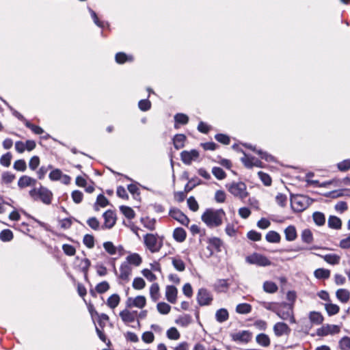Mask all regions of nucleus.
<instances>
[{
  "label": "nucleus",
  "instance_id": "1",
  "mask_svg": "<svg viewBox=\"0 0 350 350\" xmlns=\"http://www.w3.org/2000/svg\"><path fill=\"white\" fill-rule=\"evenodd\" d=\"M225 216L226 213L221 208H207L202 215L201 219L208 227L215 228L222 224Z\"/></svg>",
  "mask_w": 350,
  "mask_h": 350
},
{
  "label": "nucleus",
  "instance_id": "2",
  "mask_svg": "<svg viewBox=\"0 0 350 350\" xmlns=\"http://www.w3.org/2000/svg\"><path fill=\"white\" fill-rule=\"evenodd\" d=\"M30 196L34 200H40L46 204H50L53 197L52 192L47 188L41 187L39 189H33L29 191Z\"/></svg>",
  "mask_w": 350,
  "mask_h": 350
},
{
  "label": "nucleus",
  "instance_id": "3",
  "mask_svg": "<svg viewBox=\"0 0 350 350\" xmlns=\"http://www.w3.org/2000/svg\"><path fill=\"white\" fill-rule=\"evenodd\" d=\"M226 187L232 196L241 200L245 199L248 196L247 186L243 182H233L227 185Z\"/></svg>",
  "mask_w": 350,
  "mask_h": 350
},
{
  "label": "nucleus",
  "instance_id": "4",
  "mask_svg": "<svg viewBox=\"0 0 350 350\" xmlns=\"http://www.w3.org/2000/svg\"><path fill=\"white\" fill-rule=\"evenodd\" d=\"M146 247L152 252H159L163 246V241L157 234H146L144 237Z\"/></svg>",
  "mask_w": 350,
  "mask_h": 350
},
{
  "label": "nucleus",
  "instance_id": "5",
  "mask_svg": "<svg viewBox=\"0 0 350 350\" xmlns=\"http://www.w3.org/2000/svg\"><path fill=\"white\" fill-rule=\"evenodd\" d=\"M309 205V199L304 196H294L291 198V206L295 212H301Z\"/></svg>",
  "mask_w": 350,
  "mask_h": 350
},
{
  "label": "nucleus",
  "instance_id": "6",
  "mask_svg": "<svg viewBox=\"0 0 350 350\" xmlns=\"http://www.w3.org/2000/svg\"><path fill=\"white\" fill-rule=\"evenodd\" d=\"M276 314L282 320L289 321L291 323H296L292 305L284 304L280 309L276 311Z\"/></svg>",
  "mask_w": 350,
  "mask_h": 350
},
{
  "label": "nucleus",
  "instance_id": "7",
  "mask_svg": "<svg viewBox=\"0 0 350 350\" xmlns=\"http://www.w3.org/2000/svg\"><path fill=\"white\" fill-rule=\"evenodd\" d=\"M245 260L249 264L260 267H267L271 265V262L268 258L258 253H254L247 256Z\"/></svg>",
  "mask_w": 350,
  "mask_h": 350
},
{
  "label": "nucleus",
  "instance_id": "8",
  "mask_svg": "<svg viewBox=\"0 0 350 350\" xmlns=\"http://www.w3.org/2000/svg\"><path fill=\"white\" fill-rule=\"evenodd\" d=\"M197 301L200 306L210 305L213 301V295L206 288H200L197 295Z\"/></svg>",
  "mask_w": 350,
  "mask_h": 350
},
{
  "label": "nucleus",
  "instance_id": "9",
  "mask_svg": "<svg viewBox=\"0 0 350 350\" xmlns=\"http://www.w3.org/2000/svg\"><path fill=\"white\" fill-rule=\"evenodd\" d=\"M146 304V299L143 295H138L135 297H129L126 301V308L135 307L139 309L143 308Z\"/></svg>",
  "mask_w": 350,
  "mask_h": 350
},
{
  "label": "nucleus",
  "instance_id": "10",
  "mask_svg": "<svg viewBox=\"0 0 350 350\" xmlns=\"http://www.w3.org/2000/svg\"><path fill=\"white\" fill-rule=\"evenodd\" d=\"M182 161L186 165H190L192 161H195L199 157L198 150L193 149L190 151L184 150L180 153Z\"/></svg>",
  "mask_w": 350,
  "mask_h": 350
},
{
  "label": "nucleus",
  "instance_id": "11",
  "mask_svg": "<svg viewBox=\"0 0 350 350\" xmlns=\"http://www.w3.org/2000/svg\"><path fill=\"white\" fill-rule=\"evenodd\" d=\"M104 217V224L103 226V228H111L116 224V214L113 211L107 210L103 213Z\"/></svg>",
  "mask_w": 350,
  "mask_h": 350
},
{
  "label": "nucleus",
  "instance_id": "12",
  "mask_svg": "<svg viewBox=\"0 0 350 350\" xmlns=\"http://www.w3.org/2000/svg\"><path fill=\"white\" fill-rule=\"evenodd\" d=\"M340 332V327L336 325L327 324L317 329L318 336H327L328 334H334Z\"/></svg>",
  "mask_w": 350,
  "mask_h": 350
},
{
  "label": "nucleus",
  "instance_id": "13",
  "mask_svg": "<svg viewBox=\"0 0 350 350\" xmlns=\"http://www.w3.org/2000/svg\"><path fill=\"white\" fill-rule=\"evenodd\" d=\"M275 335L280 337L283 335H288L291 332V328L287 324L283 322L276 323L273 327Z\"/></svg>",
  "mask_w": 350,
  "mask_h": 350
},
{
  "label": "nucleus",
  "instance_id": "14",
  "mask_svg": "<svg viewBox=\"0 0 350 350\" xmlns=\"http://www.w3.org/2000/svg\"><path fill=\"white\" fill-rule=\"evenodd\" d=\"M170 215L183 225L187 226L189 223V218L183 212L177 208L171 209L170 211Z\"/></svg>",
  "mask_w": 350,
  "mask_h": 350
},
{
  "label": "nucleus",
  "instance_id": "15",
  "mask_svg": "<svg viewBox=\"0 0 350 350\" xmlns=\"http://www.w3.org/2000/svg\"><path fill=\"white\" fill-rule=\"evenodd\" d=\"M234 341L248 342L252 338V333L247 330L240 331L231 335Z\"/></svg>",
  "mask_w": 350,
  "mask_h": 350
},
{
  "label": "nucleus",
  "instance_id": "16",
  "mask_svg": "<svg viewBox=\"0 0 350 350\" xmlns=\"http://www.w3.org/2000/svg\"><path fill=\"white\" fill-rule=\"evenodd\" d=\"M241 160L245 166L248 168H251L254 166L262 167V162L259 159L246 154H244V157H242Z\"/></svg>",
  "mask_w": 350,
  "mask_h": 350
},
{
  "label": "nucleus",
  "instance_id": "17",
  "mask_svg": "<svg viewBox=\"0 0 350 350\" xmlns=\"http://www.w3.org/2000/svg\"><path fill=\"white\" fill-rule=\"evenodd\" d=\"M137 311H130L127 308L122 310L119 315L122 319V321L126 323H131L135 321L137 317Z\"/></svg>",
  "mask_w": 350,
  "mask_h": 350
},
{
  "label": "nucleus",
  "instance_id": "18",
  "mask_svg": "<svg viewBox=\"0 0 350 350\" xmlns=\"http://www.w3.org/2000/svg\"><path fill=\"white\" fill-rule=\"evenodd\" d=\"M177 288L172 285L167 286L165 288V297L167 300L172 303L174 304L176 301L177 299Z\"/></svg>",
  "mask_w": 350,
  "mask_h": 350
},
{
  "label": "nucleus",
  "instance_id": "19",
  "mask_svg": "<svg viewBox=\"0 0 350 350\" xmlns=\"http://www.w3.org/2000/svg\"><path fill=\"white\" fill-rule=\"evenodd\" d=\"M131 273V269L128 263H122L120 267V278L122 280H129V276Z\"/></svg>",
  "mask_w": 350,
  "mask_h": 350
},
{
  "label": "nucleus",
  "instance_id": "20",
  "mask_svg": "<svg viewBox=\"0 0 350 350\" xmlns=\"http://www.w3.org/2000/svg\"><path fill=\"white\" fill-rule=\"evenodd\" d=\"M229 286L228 280L224 279L217 280L214 284L215 290L219 293L226 292Z\"/></svg>",
  "mask_w": 350,
  "mask_h": 350
},
{
  "label": "nucleus",
  "instance_id": "21",
  "mask_svg": "<svg viewBox=\"0 0 350 350\" xmlns=\"http://www.w3.org/2000/svg\"><path fill=\"white\" fill-rule=\"evenodd\" d=\"M36 183V180L28 176H21L18 181V185L21 188H24L29 186H33Z\"/></svg>",
  "mask_w": 350,
  "mask_h": 350
},
{
  "label": "nucleus",
  "instance_id": "22",
  "mask_svg": "<svg viewBox=\"0 0 350 350\" xmlns=\"http://www.w3.org/2000/svg\"><path fill=\"white\" fill-rule=\"evenodd\" d=\"M337 299L342 303H347L350 299V292L345 288H340L336 292Z\"/></svg>",
  "mask_w": 350,
  "mask_h": 350
},
{
  "label": "nucleus",
  "instance_id": "23",
  "mask_svg": "<svg viewBox=\"0 0 350 350\" xmlns=\"http://www.w3.org/2000/svg\"><path fill=\"white\" fill-rule=\"evenodd\" d=\"M284 234L286 241H293L296 239L297 230L294 226L290 225L284 230Z\"/></svg>",
  "mask_w": 350,
  "mask_h": 350
},
{
  "label": "nucleus",
  "instance_id": "24",
  "mask_svg": "<svg viewBox=\"0 0 350 350\" xmlns=\"http://www.w3.org/2000/svg\"><path fill=\"white\" fill-rule=\"evenodd\" d=\"M308 317H309L310 323L312 325H320L323 321V317L319 312H316V311L310 312L309 313Z\"/></svg>",
  "mask_w": 350,
  "mask_h": 350
},
{
  "label": "nucleus",
  "instance_id": "25",
  "mask_svg": "<svg viewBox=\"0 0 350 350\" xmlns=\"http://www.w3.org/2000/svg\"><path fill=\"white\" fill-rule=\"evenodd\" d=\"M256 342L264 347H267L270 345L271 340L268 335L265 334H259L256 337Z\"/></svg>",
  "mask_w": 350,
  "mask_h": 350
},
{
  "label": "nucleus",
  "instance_id": "26",
  "mask_svg": "<svg viewBox=\"0 0 350 350\" xmlns=\"http://www.w3.org/2000/svg\"><path fill=\"white\" fill-rule=\"evenodd\" d=\"M120 301V296L118 294L114 293L107 299L106 304L109 308L113 310L119 305Z\"/></svg>",
  "mask_w": 350,
  "mask_h": 350
},
{
  "label": "nucleus",
  "instance_id": "27",
  "mask_svg": "<svg viewBox=\"0 0 350 350\" xmlns=\"http://www.w3.org/2000/svg\"><path fill=\"white\" fill-rule=\"evenodd\" d=\"M229 318V314L226 309L220 308L216 311L215 319L219 323H223L227 321Z\"/></svg>",
  "mask_w": 350,
  "mask_h": 350
},
{
  "label": "nucleus",
  "instance_id": "28",
  "mask_svg": "<svg viewBox=\"0 0 350 350\" xmlns=\"http://www.w3.org/2000/svg\"><path fill=\"white\" fill-rule=\"evenodd\" d=\"M159 286L157 283H153L150 288V295L153 301H157L160 298Z\"/></svg>",
  "mask_w": 350,
  "mask_h": 350
},
{
  "label": "nucleus",
  "instance_id": "29",
  "mask_svg": "<svg viewBox=\"0 0 350 350\" xmlns=\"http://www.w3.org/2000/svg\"><path fill=\"white\" fill-rule=\"evenodd\" d=\"M328 226L333 229H340L342 221L340 219L336 216H330L327 221Z\"/></svg>",
  "mask_w": 350,
  "mask_h": 350
},
{
  "label": "nucleus",
  "instance_id": "30",
  "mask_svg": "<svg viewBox=\"0 0 350 350\" xmlns=\"http://www.w3.org/2000/svg\"><path fill=\"white\" fill-rule=\"evenodd\" d=\"M186 232L182 228H177L174 230L173 237L174 239L178 242H183L186 239Z\"/></svg>",
  "mask_w": 350,
  "mask_h": 350
},
{
  "label": "nucleus",
  "instance_id": "31",
  "mask_svg": "<svg viewBox=\"0 0 350 350\" xmlns=\"http://www.w3.org/2000/svg\"><path fill=\"white\" fill-rule=\"evenodd\" d=\"M186 137L183 134H177L173 139L174 146L176 149L178 150L184 146Z\"/></svg>",
  "mask_w": 350,
  "mask_h": 350
},
{
  "label": "nucleus",
  "instance_id": "32",
  "mask_svg": "<svg viewBox=\"0 0 350 350\" xmlns=\"http://www.w3.org/2000/svg\"><path fill=\"white\" fill-rule=\"evenodd\" d=\"M174 121H175V124H174V127L176 129H178V124H186L188 121H189V117L185 114V113H176L175 116H174Z\"/></svg>",
  "mask_w": 350,
  "mask_h": 350
},
{
  "label": "nucleus",
  "instance_id": "33",
  "mask_svg": "<svg viewBox=\"0 0 350 350\" xmlns=\"http://www.w3.org/2000/svg\"><path fill=\"white\" fill-rule=\"evenodd\" d=\"M324 306L329 316H333L339 312L340 308L336 304L332 303H326L324 304Z\"/></svg>",
  "mask_w": 350,
  "mask_h": 350
},
{
  "label": "nucleus",
  "instance_id": "34",
  "mask_svg": "<svg viewBox=\"0 0 350 350\" xmlns=\"http://www.w3.org/2000/svg\"><path fill=\"white\" fill-rule=\"evenodd\" d=\"M252 311V306L249 304H239L236 307V312L239 314H246Z\"/></svg>",
  "mask_w": 350,
  "mask_h": 350
},
{
  "label": "nucleus",
  "instance_id": "35",
  "mask_svg": "<svg viewBox=\"0 0 350 350\" xmlns=\"http://www.w3.org/2000/svg\"><path fill=\"white\" fill-rule=\"evenodd\" d=\"M325 262L330 265H338L340 257L335 254H329L322 256Z\"/></svg>",
  "mask_w": 350,
  "mask_h": 350
},
{
  "label": "nucleus",
  "instance_id": "36",
  "mask_svg": "<svg viewBox=\"0 0 350 350\" xmlns=\"http://www.w3.org/2000/svg\"><path fill=\"white\" fill-rule=\"evenodd\" d=\"M314 275L317 279H327L330 276V271L326 269L319 268L314 271Z\"/></svg>",
  "mask_w": 350,
  "mask_h": 350
},
{
  "label": "nucleus",
  "instance_id": "37",
  "mask_svg": "<svg viewBox=\"0 0 350 350\" xmlns=\"http://www.w3.org/2000/svg\"><path fill=\"white\" fill-rule=\"evenodd\" d=\"M116 61L118 64H124L126 62L133 61V57L124 53L120 52L116 55Z\"/></svg>",
  "mask_w": 350,
  "mask_h": 350
},
{
  "label": "nucleus",
  "instance_id": "38",
  "mask_svg": "<svg viewBox=\"0 0 350 350\" xmlns=\"http://www.w3.org/2000/svg\"><path fill=\"white\" fill-rule=\"evenodd\" d=\"M265 239L269 243H279L281 237L277 232L269 231L266 234Z\"/></svg>",
  "mask_w": 350,
  "mask_h": 350
},
{
  "label": "nucleus",
  "instance_id": "39",
  "mask_svg": "<svg viewBox=\"0 0 350 350\" xmlns=\"http://www.w3.org/2000/svg\"><path fill=\"white\" fill-rule=\"evenodd\" d=\"M175 323L182 327H187L191 323V317L188 314H185L184 316L179 317L176 319Z\"/></svg>",
  "mask_w": 350,
  "mask_h": 350
},
{
  "label": "nucleus",
  "instance_id": "40",
  "mask_svg": "<svg viewBox=\"0 0 350 350\" xmlns=\"http://www.w3.org/2000/svg\"><path fill=\"white\" fill-rule=\"evenodd\" d=\"M278 286L275 283L270 281H266L263 284V289L269 293H274L278 291Z\"/></svg>",
  "mask_w": 350,
  "mask_h": 350
},
{
  "label": "nucleus",
  "instance_id": "41",
  "mask_svg": "<svg viewBox=\"0 0 350 350\" xmlns=\"http://www.w3.org/2000/svg\"><path fill=\"white\" fill-rule=\"evenodd\" d=\"M128 265L132 264L135 266H139L142 262V258L137 254H133L127 256L126 258Z\"/></svg>",
  "mask_w": 350,
  "mask_h": 350
},
{
  "label": "nucleus",
  "instance_id": "42",
  "mask_svg": "<svg viewBox=\"0 0 350 350\" xmlns=\"http://www.w3.org/2000/svg\"><path fill=\"white\" fill-rule=\"evenodd\" d=\"M166 335H167V337L170 340H178L180 337V334L179 332L174 327H170L169 329H167V332H166Z\"/></svg>",
  "mask_w": 350,
  "mask_h": 350
},
{
  "label": "nucleus",
  "instance_id": "43",
  "mask_svg": "<svg viewBox=\"0 0 350 350\" xmlns=\"http://www.w3.org/2000/svg\"><path fill=\"white\" fill-rule=\"evenodd\" d=\"M329 196L333 198H339L341 196H350V190L338 189L332 191L329 193Z\"/></svg>",
  "mask_w": 350,
  "mask_h": 350
},
{
  "label": "nucleus",
  "instance_id": "44",
  "mask_svg": "<svg viewBox=\"0 0 350 350\" xmlns=\"http://www.w3.org/2000/svg\"><path fill=\"white\" fill-rule=\"evenodd\" d=\"M158 312L161 314H167L171 310V306L165 302H159L157 305Z\"/></svg>",
  "mask_w": 350,
  "mask_h": 350
},
{
  "label": "nucleus",
  "instance_id": "45",
  "mask_svg": "<svg viewBox=\"0 0 350 350\" xmlns=\"http://www.w3.org/2000/svg\"><path fill=\"white\" fill-rule=\"evenodd\" d=\"M314 223L318 226H323L325 222V217L323 213L315 212L312 215Z\"/></svg>",
  "mask_w": 350,
  "mask_h": 350
},
{
  "label": "nucleus",
  "instance_id": "46",
  "mask_svg": "<svg viewBox=\"0 0 350 350\" xmlns=\"http://www.w3.org/2000/svg\"><path fill=\"white\" fill-rule=\"evenodd\" d=\"M301 238L303 242L311 243L313 241L312 233L309 229H305L302 231Z\"/></svg>",
  "mask_w": 350,
  "mask_h": 350
},
{
  "label": "nucleus",
  "instance_id": "47",
  "mask_svg": "<svg viewBox=\"0 0 350 350\" xmlns=\"http://www.w3.org/2000/svg\"><path fill=\"white\" fill-rule=\"evenodd\" d=\"M174 267L178 271H183L185 269V262L180 258H173L172 260Z\"/></svg>",
  "mask_w": 350,
  "mask_h": 350
},
{
  "label": "nucleus",
  "instance_id": "48",
  "mask_svg": "<svg viewBox=\"0 0 350 350\" xmlns=\"http://www.w3.org/2000/svg\"><path fill=\"white\" fill-rule=\"evenodd\" d=\"M120 209L124 215L128 219H133L135 217V212L131 207L126 206H121Z\"/></svg>",
  "mask_w": 350,
  "mask_h": 350
},
{
  "label": "nucleus",
  "instance_id": "49",
  "mask_svg": "<svg viewBox=\"0 0 350 350\" xmlns=\"http://www.w3.org/2000/svg\"><path fill=\"white\" fill-rule=\"evenodd\" d=\"M142 223L144 226L150 230H153L155 228V219L146 217L142 219Z\"/></svg>",
  "mask_w": 350,
  "mask_h": 350
},
{
  "label": "nucleus",
  "instance_id": "50",
  "mask_svg": "<svg viewBox=\"0 0 350 350\" xmlns=\"http://www.w3.org/2000/svg\"><path fill=\"white\" fill-rule=\"evenodd\" d=\"M103 247L106 252L110 255H114L117 252V247L111 241H107L103 243Z\"/></svg>",
  "mask_w": 350,
  "mask_h": 350
},
{
  "label": "nucleus",
  "instance_id": "51",
  "mask_svg": "<svg viewBox=\"0 0 350 350\" xmlns=\"http://www.w3.org/2000/svg\"><path fill=\"white\" fill-rule=\"evenodd\" d=\"M13 238V233L10 230H3L0 233V239L3 241H10Z\"/></svg>",
  "mask_w": 350,
  "mask_h": 350
},
{
  "label": "nucleus",
  "instance_id": "52",
  "mask_svg": "<svg viewBox=\"0 0 350 350\" xmlns=\"http://www.w3.org/2000/svg\"><path fill=\"white\" fill-rule=\"evenodd\" d=\"M146 286L144 280L142 278H135L133 282V287L137 290H142Z\"/></svg>",
  "mask_w": 350,
  "mask_h": 350
},
{
  "label": "nucleus",
  "instance_id": "53",
  "mask_svg": "<svg viewBox=\"0 0 350 350\" xmlns=\"http://www.w3.org/2000/svg\"><path fill=\"white\" fill-rule=\"evenodd\" d=\"M212 173L219 180L224 179L226 176L225 172L219 167H214L212 169Z\"/></svg>",
  "mask_w": 350,
  "mask_h": 350
},
{
  "label": "nucleus",
  "instance_id": "54",
  "mask_svg": "<svg viewBox=\"0 0 350 350\" xmlns=\"http://www.w3.org/2000/svg\"><path fill=\"white\" fill-rule=\"evenodd\" d=\"M25 126L30 129L35 134L40 135L44 133V130L40 126L34 125L28 120H25Z\"/></svg>",
  "mask_w": 350,
  "mask_h": 350
},
{
  "label": "nucleus",
  "instance_id": "55",
  "mask_svg": "<svg viewBox=\"0 0 350 350\" xmlns=\"http://www.w3.org/2000/svg\"><path fill=\"white\" fill-rule=\"evenodd\" d=\"M62 172L59 169L52 170L49 175V178L53 181L59 180L62 178Z\"/></svg>",
  "mask_w": 350,
  "mask_h": 350
},
{
  "label": "nucleus",
  "instance_id": "56",
  "mask_svg": "<svg viewBox=\"0 0 350 350\" xmlns=\"http://www.w3.org/2000/svg\"><path fill=\"white\" fill-rule=\"evenodd\" d=\"M339 346L341 350H349L350 349V338L345 336L341 338L339 341Z\"/></svg>",
  "mask_w": 350,
  "mask_h": 350
},
{
  "label": "nucleus",
  "instance_id": "57",
  "mask_svg": "<svg viewBox=\"0 0 350 350\" xmlns=\"http://www.w3.org/2000/svg\"><path fill=\"white\" fill-rule=\"evenodd\" d=\"M12 159V154L10 152H7L6 154L1 156L0 158V163L1 165L5 167H9L10 165Z\"/></svg>",
  "mask_w": 350,
  "mask_h": 350
},
{
  "label": "nucleus",
  "instance_id": "58",
  "mask_svg": "<svg viewBox=\"0 0 350 350\" xmlns=\"http://www.w3.org/2000/svg\"><path fill=\"white\" fill-rule=\"evenodd\" d=\"M14 168L20 172H24L27 168V165L23 159L16 160L14 163Z\"/></svg>",
  "mask_w": 350,
  "mask_h": 350
},
{
  "label": "nucleus",
  "instance_id": "59",
  "mask_svg": "<svg viewBox=\"0 0 350 350\" xmlns=\"http://www.w3.org/2000/svg\"><path fill=\"white\" fill-rule=\"evenodd\" d=\"M109 289V284L107 282L104 281L98 284L96 286V291L98 293H104Z\"/></svg>",
  "mask_w": 350,
  "mask_h": 350
},
{
  "label": "nucleus",
  "instance_id": "60",
  "mask_svg": "<svg viewBox=\"0 0 350 350\" xmlns=\"http://www.w3.org/2000/svg\"><path fill=\"white\" fill-rule=\"evenodd\" d=\"M83 242L88 248H92L94 246V239L92 235L85 234L83 237Z\"/></svg>",
  "mask_w": 350,
  "mask_h": 350
},
{
  "label": "nucleus",
  "instance_id": "61",
  "mask_svg": "<svg viewBox=\"0 0 350 350\" xmlns=\"http://www.w3.org/2000/svg\"><path fill=\"white\" fill-rule=\"evenodd\" d=\"M109 204L108 200L102 194L98 196L96 199V204L95 205V210H98L97 205L101 207H105Z\"/></svg>",
  "mask_w": 350,
  "mask_h": 350
},
{
  "label": "nucleus",
  "instance_id": "62",
  "mask_svg": "<svg viewBox=\"0 0 350 350\" xmlns=\"http://www.w3.org/2000/svg\"><path fill=\"white\" fill-rule=\"evenodd\" d=\"M209 243L214 247L217 251L221 250V247L222 246V241L217 238L213 237L209 239Z\"/></svg>",
  "mask_w": 350,
  "mask_h": 350
},
{
  "label": "nucleus",
  "instance_id": "63",
  "mask_svg": "<svg viewBox=\"0 0 350 350\" xmlns=\"http://www.w3.org/2000/svg\"><path fill=\"white\" fill-rule=\"evenodd\" d=\"M64 252L68 256H74L76 252V250L74 246L69 244H64L62 246Z\"/></svg>",
  "mask_w": 350,
  "mask_h": 350
},
{
  "label": "nucleus",
  "instance_id": "64",
  "mask_svg": "<svg viewBox=\"0 0 350 350\" xmlns=\"http://www.w3.org/2000/svg\"><path fill=\"white\" fill-rule=\"evenodd\" d=\"M87 223L88 226L92 228L93 230H97L99 229L100 227V222L99 221L94 217H90Z\"/></svg>",
  "mask_w": 350,
  "mask_h": 350
}]
</instances>
